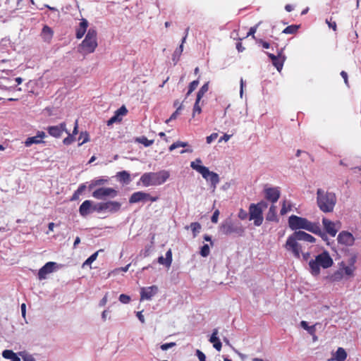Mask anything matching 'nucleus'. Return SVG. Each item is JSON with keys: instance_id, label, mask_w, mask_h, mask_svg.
<instances>
[{"instance_id": "obj_1", "label": "nucleus", "mask_w": 361, "mask_h": 361, "mask_svg": "<svg viewBox=\"0 0 361 361\" xmlns=\"http://www.w3.org/2000/svg\"><path fill=\"white\" fill-rule=\"evenodd\" d=\"M298 240H303L309 243H314L315 238L305 233V231H295L292 235L287 238L285 247L286 250L291 251L296 258H300L301 246L298 243Z\"/></svg>"}, {"instance_id": "obj_2", "label": "nucleus", "mask_w": 361, "mask_h": 361, "mask_svg": "<svg viewBox=\"0 0 361 361\" xmlns=\"http://www.w3.org/2000/svg\"><path fill=\"white\" fill-rule=\"evenodd\" d=\"M336 202L337 198L334 192L325 191L322 188L317 189V204L322 212H332L334 209Z\"/></svg>"}, {"instance_id": "obj_3", "label": "nucleus", "mask_w": 361, "mask_h": 361, "mask_svg": "<svg viewBox=\"0 0 361 361\" xmlns=\"http://www.w3.org/2000/svg\"><path fill=\"white\" fill-rule=\"evenodd\" d=\"M169 176V171L166 170H161L158 172H147L141 176L140 183L144 187L161 185L168 180Z\"/></svg>"}, {"instance_id": "obj_4", "label": "nucleus", "mask_w": 361, "mask_h": 361, "mask_svg": "<svg viewBox=\"0 0 361 361\" xmlns=\"http://www.w3.org/2000/svg\"><path fill=\"white\" fill-rule=\"evenodd\" d=\"M288 226L293 230L304 229L310 232H319V223H312L306 218L291 215L288 218Z\"/></svg>"}, {"instance_id": "obj_5", "label": "nucleus", "mask_w": 361, "mask_h": 361, "mask_svg": "<svg viewBox=\"0 0 361 361\" xmlns=\"http://www.w3.org/2000/svg\"><path fill=\"white\" fill-rule=\"evenodd\" d=\"M334 262L329 254L326 251H324L321 254L316 256L314 259L309 262V266L311 273L314 276H317L320 273V267L324 269L329 268L332 266Z\"/></svg>"}, {"instance_id": "obj_6", "label": "nucleus", "mask_w": 361, "mask_h": 361, "mask_svg": "<svg viewBox=\"0 0 361 361\" xmlns=\"http://www.w3.org/2000/svg\"><path fill=\"white\" fill-rule=\"evenodd\" d=\"M97 47V31L94 28H90L80 46V51L84 54H90L94 51Z\"/></svg>"}, {"instance_id": "obj_7", "label": "nucleus", "mask_w": 361, "mask_h": 361, "mask_svg": "<svg viewBox=\"0 0 361 361\" xmlns=\"http://www.w3.org/2000/svg\"><path fill=\"white\" fill-rule=\"evenodd\" d=\"M220 231L225 235L235 233L238 235H242L244 233L245 229L240 222H233L231 219H226L221 224Z\"/></svg>"}, {"instance_id": "obj_8", "label": "nucleus", "mask_w": 361, "mask_h": 361, "mask_svg": "<svg viewBox=\"0 0 361 361\" xmlns=\"http://www.w3.org/2000/svg\"><path fill=\"white\" fill-rule=\"evenodd\" d=\"M199 173L207 181L210 182L211 186L214 190L220 181L219 175L215 172L210 171L208 168H200Z\"/></svg>"}, {"instance_id": "obj_9", "label": "nucleus", "mask_w": 361, "mask_h": 361, "mask_svg": "<svg viewBox=\"0 0 361 361\" xmlns=\"http://www.w3.org/2000/svg\"><path fill=\"white\" fill-rule=\"evenodd\" d=\"M121 204L116 201H109L106 202H100L94 206V209L97 212L108 211L111 213H115L120 210Z\"/></svg>"}, {"instance_id": "obj_10", "label": "nucleus", "mask_w": 361, "mask_h": 361, "mask_svg": "<svg viewBox=\"0 0 361 361\" xmlns=\"http://www.w3.org/2000/svg\"><path fill=\"white\" fill-rule=\"evenodd\" d=\"M117 195L118 191L111 188H99L92 193V196L97 200H103L106 197L114 198Z\"/></svg>"}, {"instance_id": "obj_11", "label": "nucleus", "mask_w": 361, "mask_h": 361, "mask_svg": "<svg viewBox=\"0 0 361 361\" xmlns=\"http://www.w3.org/2000/svg\"><path fill=\"white\" fill-rule=\"evenodd\" d=\"M250 220H254V224L259 226L263 222V216L262 210L255 204H251L249 207Z\"/></svg>"}, {"instance_id": "obj_12", "label": "nucleus", "mask_w": 361, "mask_h": 361, "mask_svg": "<svg viewBox=\"0 0 361 361\" xmlns=\"http://www.w3.org/2000/svg\"><path fill=\"white\" fill-rule=\"evenodd\" d=\"M322 224L326 232L331 236H336L337 232L341 228V224L339 221L334 222L326 218L322 219Z\"/></svg>"}, {"instance_id": "obj_13", "label": "nucleus", "mask_w": 361, "mask_h": 361, "mask_svg": "<svg viewBox=\"0 0 361 361\" xmlns=\"http://www.w3.org/2000/svg\"><path fill=\"white\" fill-rule=\"evenodd\" d=\"M269 58L271 60L272 64L276 67L279 72L283 68V63L286 60V56L282 54V50L278 51L277 55L267 52Z\"/></svg>"}, {"instance_id": "obj_14", "label": "nucleus", "mask_w": 361, "mask_h": 361, "mask_svg": "<svg viewBox=\"0 0 361 361\" xmlns=\"http://www.w3.org/2000/svg\"><path fill=\"white\" fill-rule=\"evenodd\" d=\"M47 130L51 136L56 138L60 137L63 132L68 133L65 123H61L58 126H49Z\"/></svg>"}, {"instance_id": "obj_15", "label": "nucleus", "mask_w": 361, "mask_h": 361, "mask_svg": "<svg viewBox=\"0 0 361 361\" xmlns=\"http://www.w3.org/2000/svg\"><path fill=\"white\" fill-rule=\"evenodd\" d=\"M57 266V264L54 262H49L46 263L38 272V278L39 280H42L46 279V276L48 274L52 273L55 267Z\"/></svg>"}, {"instance_id": "obj_16", "label": "nucleus", "mask_w": 361, "mask_h": 361, "mask_svg": "<svg viewBox=\"0 0 361 361\" xmlns=\"http://www.w3.org/2000/svg\"><path fill=\"white\" fill-rule=\"evenodd\" d=\"M281 192L277 188H267L264 189L265 198L272 203H275L278 201Z\"/></svg>"}, {"instance_id": "obj_17", "label": "nucleus", "mask_w": 361, "mask_h": 361, "mask_svg": "<svg viewBox=\"0 0 361 361\" xmlns=\"http://www.w3.org/2000/svg\"><path fill=\"white\" fill-rule=\"evenodd\" d=\"M158 292V288L156 286H152L146 288H142L140 291L141 300H149Z\"/></svg>"}, {"instance_id": "obj_18", "label": "nucleus", "mask_w": 361, "mask_h": 361, "mask_svg": "<svg viewBox=\"0 0 361 361\" xmlns=\"http://www.w3.org/2000/svg\"><path fill=\"white\" fill-rule=\"evenodd\" d=\"M94 209V207H92V202L91 200H85L80 206L79 213L82 216L85 217L93 211H97V209Z\"/></svg>"}, {"instance_id": "obj_19", "label": "nucleus", "mask_w": 361, "mask_h": 361, "mask_svg": "<svg viewBox=\"0 0 361 361\" xmlns=\"http://www.w3.org/2000/svg\"><path fill=\"white\" fill-rule=\"evenodd\" d=\"M149 197V193H147L143 191H138L133 193L129 198L130 204H135L140 202H145L147 200V197Z\"/></svg>"}, {"instance_id": "obj_20", "label": "nucleus", "mask_w": 361, "mask_h": 361, "mask_svg": "<svg viewBox=\"0 0 361 361\" xmlns=\"http://www.w3.org/2000/svg\"><path fill=\"white\" fill-rule=\"evenodd\" d=\"M337 240L341 244L350 245L353 243L354 238L350 233L347 231H342L338 234Z\"/></svg>"}, {"instance_id": "obj_21", "label": "nucleus", "mask_w": 361, "mask_h": 361, "mask_svg": "<svg viewBox=\"0 0 361 361\" xmlns=\"http://www.w3.org/2000/svg\"><path fill=\"white\" fill-rule=\"evenodd\" d=\"M45 137V133L43 131H39L37 135L30 137L25 141V145L26 147H30L33 144H39L42 142V139Z\"/></svg>"}, {"instance_id": "obj_22", "label": "nucleus", "mask_w": 361, "mask_h": 361, "mask_svg": "<svg viewBox=\"0 0 361 361\" xmlns=\"http://www.w3.org/2000/svg\"><path fill=\"white\" fill-rule=\"evenodd\" d=\"M218 329H214L212 334L209 339V341L213 343V347L218 351H220L222 347L221 342L218 337Z\"/></svg>"}, {"instance_id": "obj_23", "label": "nucleus", "mask_w": 361, "mask_h": 361, "mask_svg": "<svg viewBox=\"0 0 361 361\" xmlns=\"http://www.w3.org/2000/svg\"><path fill=\"white\" fill-rule=\"evenodd\" d=\"M88 25V21L86 19L82 18L81 20L78 27L76 28V38L81 39L84 36L85 33L87 31Z\"/></svg>"}, {"instance_id": "obj_24", "label": "nucleus", "mask_w": 361, "mask_h": 361, "mask_svg": "<svg viewBox=\"0 0 361 361\" xmlns=\"http://www.w3.org/2000/svg\"><path fill=\"white\" fill-rule=\"evenodd\" d=\"M157 262L160 264H163L166 267H170L172 263V252L171 250L169 249L166 252V257L160 256L157 259Z\"/></svg>"}, {"instance_id": "obj_25", "label": "nucleus", "mask_w": 361, "mask_h": 361, "mask_svg": "<svg viewBox=\"0 0 361 361\" xmlns=\"http://www.w3.org/2000/svg\"><path fill=\"white\" fill-rule=\"evenodd\" d=\"M2 356L5 359L11 360V361H21L18 353H16L11 350H4L2 352Z\"/></svg>"}, {"instance_id": "obj_26", "label": "nucleus", "mask_w": 361, "mask_h": 361, "mask_svg": "<svg viewBox=\"0 0 361 361\" xmlns=\"http://www.w3.org/2000/svg\"><path fill=\"white\" fill-rule=\"evenodd\" d=\"M116 177L118 178L120 182L123 183L125 184H128L131 181L130 175L126 171L118 172L116 174Z\"/></svg>"}, {"instance_id": "obj_27", "label": "nucleus", "mask_w": 361, "mask_h": 361, "mask_svg": "<svg viewBox=\"0 0 361 361\" xmlns=\"http://www.w3.org/2000/svg\"><path fill=\"white\" fill-rule=\"evenodd\" d=\"M42 37L46 42H49L53 37V31L51 27L44 25L42 30Z\"/></svg>"}, {"instance_id": "obj_28", "label": "nucleus", "mask_w": 361, "mask_h": 361, "mask_svg": "<svg viewBox=\"0 0 361 361\" xmlns=\"http://www.w3.org/2000/svg\"><path fill=\"white\" fill-rule=\"evenodd\" d=\"M346 357L347 353L345 350L343 348H338L334 355V357L331 359V360L344 361Z\"/></svg>"}, {"instance_id": "obj_29", "label": "nucleus", "mask_w": 361, "mask_h": 361, "mask_svg": "<svg viewBox=\"0 0 361 361\" xmlns=\"http://www.w3.org/2000/svg\"><path fill=\"white\" fill-rule=\"evenodd\" d=\"M266 219L269 221H274L277 220L276 216V207L272 204L269 209V212L267 214Z\"/></svg>"}, {"instance_id": "obj_30", "label": "nucleus", "mask_w": 361, "mask_h": 361, "mask_svg": "<svg viewBox=\"0 0 361 361\" xmlns=\"http://www.w3.org/2000/svg\"><path fill=\"white\" fill-rule=\"evenodd\" d=\"M183 51V48L182 45H180L174 51L173 55H172V61L174 62V64H176L177 62L180 59V56L182 54V52Z\"/></svg>"}, {"instance_id": "obj_31", "label": "nucleus", "mask_w": 361, "mask_h": 361, "mask_svg": "<svg viewBox=\"0 0 361 361\" xmlns=\"http://www.w3.org/2000/svg\"><path fill=\"white\" fill-rule=\"evenodd\" d=\"M102 251V250H99L94 253H93L91 256H90L82 264V267L84 268L86 266H90L91 264L97 259L98 254L99 252Z\"/></svg>"}, {"instance_id": "obj_32", "label": "nucleus", "mask_w": 361, "mask_h": 361, "mask_svg": "<svg viewBox=\"0 0 361 361\" xmlns=\"http://www.w3.org/2000/svg\"><path fill=\"white\" fill-rule=\"evenodd\" d=\"M209 90V82L204 83L201 88L199 90L197 94V101H200L201 99L203 97L204 94L208 91Z\"/></svg>"}, {"instance_id": "obj_33", "label": "nucleus", "mask_w": 361, "mask_h": 361, "mask_svg": "<svg viewBox=\"0 0 361 361\" xmlns=\"http://www.w3.org/2000/svg\"><path fill=\"white\" fill-rule=\"evenodd\" d=\"M300 326L305 330L307 331V332L310 334V335H314L315 334V331H316V329H315V325H313V326H308V324L307 322L305 321H302L300 322Z\"/></svg>"}, {"instance_id": "obj_34", "label": "nucleus", "mask_w": 361, "mask_h": 361, "mask_svg": "<svg viewBox=\"0 0 361 361\" xmlns=\"http://www.w3.org/2000/svg\"><path fill=\"white\" fill-rule=\"evenodd\" d=\"M18 355L22 357L23 361H36L34 357L26 351H20Z\"/></svg>"}, {"instance_id": "obj_35", "label": "nucleus", "mask_w": 361, "mask_h": 361, "mask_svg": "<svg viewBox=\"0 0 361 361\" xmlns=\"http://www.w3.org/2000/svg\"><path fill=\"white\" fill-rule=\"evenodd\" d=\"M190 227L193 233V237H196L197 234L199 233L201 230L200 224L198 222H193L191 223Z\"/></svg>"}, {"instance_id": "obj_36", "label": "nucleus", "mask_w": 361, "mask_h": 361, "mask_svg": "<svg viewBox=\"0 0 361 361\" xmlns=\"http://www.w3.org/2000/svg\"><path fill=\"white\" fill-rule=\"evenodd\" d=\"M291 204L286 200L283 202L282 208L280 211L281 215H285L288 212L291 210Z\"/></svg>"}, {"instance_id": "obj_37", "label": "nucleus", "mask_w": 361, "mask_h": 361, "mask_svg": "<svg viewBox=\"0 0 361 361\" xmlns=\"http://www.w3.org/2000/svg\"><path fill=\"white\" fill-rule=\"evenodd\" d=\"M138 142L142 143L145 147H149L154 143L153 140H148L146 137L142 136L140 137L137 138L136 140Z\"/></svg>"}, {"instance_id": "obj_38", "label": "nucleus", "mask_w": 361, "mask_h": 361, "mask_svg": "<svg viewBox=\"0 0 361 361\" xmlns=\"http://www.w3.org/2000/svg\"><path fill=\"white\" fill-rule=\"evenodd\" d=\"M299 26L296 25H291L286 27L283 30V33L284 34H294L298 30Z\"/></svg>"}, {"instance_id": "obj_39", "label": "nucleus", "mask_w": 361, "mask_h": 361, "mask_svg": "<svg viewBox=\"0 0 361 361\" xmlns=\"http://www.w3.org/2000/svg\"><path fill=\"white\" fill-rule=\"evenodd\" d=\"M202 163V161L200 159H196L195 161H192L190 163V167L197 171V172H199V170H200V168H207L206 166H202L200 165V164Z\"/></svg>"}, {"instance_id": "obj_40", "label": "nucleus", "mask_w": 361, "mask_h": 361, "mask_svg": "<svg viewBox=\"0 0 361 361\" xmlns=\"http://www.w3.org/2000/svg\"><path fill=\"white\" fill-rule=\"evenodd\" d=\"M128 113V110L125 106H122L115 111V115L118 116L119 119L121 121L122 117Z\"/></svg>"}, {"instance_id": "obj_41", "label": "nucleus", "mask_w": 361, "mask_h": 361, "mask_svg": "<svg viewBox=\"0 0 361 361\" xmlns=\"http://www.w3.org/2000/svg\"><path fill=\"white\" fill-rule=\"evenodd\" d=\"M342 279H343V270L336 271L331 276V279L333 281H341Z\"/></svg>"}, {"instance_id": "obj_42", "label": "nucleus", "mask_w": 361, "mask_h": 361, "mask_svg": "<svg viewBox=\"0 0 361 361\" xmlns=\"http://www.w3.org/2000/svg\"><path fill=\"white\" fill-rule=\"evenodd\" d=\"M199 84V80H193L189 85L188 91L187 92V96L190 95L197 87Z\"/></svg>"}, {"instance_id": "obj_43", "label": "nucleus", "mask_w": 361, "mask_h": 361, "mask_svg": "<svg viewBox=\"0 0 361 361\" xmlns=\"http://www.w3.org/2000/svg\"><path fill=\"white\" fill-rule=\"evenodd\" d=\"M201 256L206 257L209 255V247L207 244H204L200 250Z\"/></svg>"}, {"instance_id": "obj_44", "label": "nucleus", "mask_w": 361, "mask_h": 361, "mask_svg": "<svg viewBox=\"0 0 361 361\" xmlns=\"http://www.w3.org/2000/svg\"><path fill=\"white\" fill-rule=\"evenodd\" d=\"M200 101H197V99H196V101L195 102L194 107H193L192 116H195V115L196 114H200L202 112V109L200 106Z\"/></svg>"}, {"instance_id": "obj_45", "label": "nucleus", "mask_w": 361, "mask_h": 361, "mask_svg": "<svg viewBox=\"0 0 361 361\" xmlns=\"http://www.w3.org/2000/svg\"><path fill=\"white\" fill-rule=\"evenodd\" d=\"M319 232H312V233L320 236L323 240L327 241L329 240L328 236L325 232L322 231L319 225Z\"/></svg>"}, {"instance_id": "obj_46", "label": "nucleus", "mask_w": 361, "mask_h": 361, "mask_svg": "<svg viewBox=\"0 0 361 361\" xmlns=\"http://www.w3.org/2000/svg\"><path fill=\"white\" fill-rule=\"evenodd\" d=\"M118 299H119V301L123 304H128L130 300V296H128L126 294L120 295Z\"/></svg>"}, {"instance_id": "obj_47", "label": "nucleus", "mask_w": 361, "mask_h": 361, "mask_svg": "<svg viewBox=\"0 0 361 361\" xmlns=\"http://www.w3.org/2000/svg\"><path fill=\"white\" fill-rule=\"evenodd\" d=\"M176 345V343L171 342V343H164V344L161 345L160 348L162 350H167L168 349H169L171 348H173V347H174Z\"/></svg>"}, {"instance_id": "obj_48", "label": "nucleus", "mask_w": 361, "mask_h": 361, "mask_svg": "<svg viewBox=\"0 0 361 361\" xmlns=\"http://www.w3.org/2000/svg\"><path fill=\"white\" fill-rule=\"evenodd\" d=\"M218 137V133H213L209 136L206 137V141L207 144H211L214 140H215Z\"/></svg>"}, {"instance_id": "obj_49", "label": "nucleus", "mask_w": 361, "mask_h": 361, "mask_svg": "<svg viewBox=\"0 0 361 361\" xmlns=\"http://www.w3.org/2000/svg\"><path fill=\"white\" fill-rule=\"evenodd\" d=\"M68 134V137L63 139V142L66 145H68L71 144L74 139H73V135H71L68 132L67 133Z\"/></svg>"}, {"instance_id": "obj_50", "label": "nucleus", "mask_w": 361, "mask_h": 361, "mask_svg": "<svg viewBox=\"0 0 361 361\" xmlns=\"http://www.w3.org/2000/svg\"><path fill=\"white\" fill-rule=\"evenodd\" d=\"M121 120L116 115H114L108 121H107V126H111L114 123L120 122Z\"/></svg>"}, {"instance_id": "obj_51", "label": "nucleus", "mask_w": 361, "mask_h": 361, "mask_svg": "<svg viewBox=\"0 0 361 361\" xmlns=\"http://www.w3.org/2000/svg\"><path fill=\"white\" fill-rule=\"evenodd\" d=\"M196 355L197 356L200 361H206V356L201 350H197Z\"/></svg>"}, {"instance_id": "obj_52", "label": "nucleus", "mask_w": 361, "mask_h": 361, "mask_svg": "<svg viewBox=\"0 0 361 361\" xmlns=\"http://www.w3.org/2000/svg\"><path fill=\"white\" fill-rule=\"evenodd\" d=\"M255 206L259 208L262 210V212L264 209H266L268 207V204L264 201H261L259 203L256 204Z\"/></svg>"}, {"instance_id": "obj_53", "label": "nucleus", "mask_w": 361, "mask_h": 361, "mask_svg": "<svg viewBox=\"0 0 361 361\" xmlns=\"http://www.w3.org/2000/svg\"><path fill=\"white\" fill-rule=\"evenodd\" d=\"M219 210H216L212 216V218H211V221L212 223H217L218 221V219H219Z\"/></svg>"}, {"instance_id": "obj_54", "label": "nucleus", "mask_w": 361, "mask_h": 361, "mask_svg": "<svg viewBox=\"0 0 361 361\" xmlns=\"http://www.w3.org/2000/svg\"><path fill=\"white\" fill-rule=\"evenodd\" d=\"M247 213L246 211L243 210V209H240L239 212H238V217L242 219V220H244L247 218Z\"/></svg>"}, {"instance_id": "obj_55", "label": "nucleus", "mask_w": 361, "mask_h": 361, "mask_svg": "<svg viewBox=\"0 0 361 361\" xmlns=\"http://www.w3.org/2000/svg\"><path fill=\"white\" fill-rule=\"evenodd\" d=\"M326 22L330 28H332L334 31L336 30V23L335 21L332 22L331 18L329 20L326 19Z\"/></svg>"}, {"instance_id": "obj_56", "label": "nucleus", "mask_w": 361, "mask_h": 361, "mask_svg": "<svg viewBox=\"0 0 361 361\" xmlns=\"http://www.w3.org/2000/svg\"><path fill=\"white\" fill-rule=\"evenodd\" d=\"M181 109V106L178 107L176 111L172 114V115L170 116V118L166 121V123L172 121V120H174L177 117V115L178 114V111L179 110Z\"/></svg>"}, {"instance_id": "obj_57", "label": "nucleus", "mask_w": 361, "mask_h": 361, "mask_svg": "<svg viewBox=\"0 0 361 361\" xmlns=\"http://www.w3.org/2000/svg\"><path fill=\"white\" fill-rule=\"evenodd\" d=\"M257 25L254 26V27H251L250 28V30H249V32H247V37L248 36H252L253 38H255V33L257 31Z\"/></svg>"}, {"instance_id": "obj_58", "label": "nucleus", "mask_w": 361, "mask_h": 361, "mask_svg": "<svg viewBox=\"0 0 361 361\" xmlns=\"http://www.w3.org/2000/svg\"><path fill=\"white\" fill-rule=\"evenodd\" d=\"M81 139H82V141L79 144V145H82L85 142H87L88 135L86 133L85 134L81 133L79 137V140H81Z\"/></svg>"}, {"instance_id": "obj_59", "label": "nucleus", "mask_w": 361, "mask_h": 361, "mask_svg": "<svg viewBox=\"0 0 361 361\" xmlns=\"http://www.w3.org/2000/svg\"><path fill=\"white\" fill-rule=\"evenodd\" d=\"M343 271L347 276H351L353 274V270L350 267H345L343 270Z\"/></svg>"}, {"instance_id": "obj_60", "label": "nucleus", "mask_w": 361, "mask_h": 361, "mask_svg": "<svg viewBox=\"0 0 361 361\" xmlns=\"http://www.w3.org/2000/svg\"><path fill=\"white\" fill-rule=\"evenodd\" d=\"M94 184H96V186H97V185H101L104 184L107 181V180L103 179V178H98V179L94 180Z\"/></svg>"}, {"instance_id": "obj_61", "label": "nucleus", "mask_w": 361, "mask_h": 361, "mask_svg": "<svg viewBox=\"0 0 361 361\" xmlns=\"http://www.w3.org/2000/svg\"><path fill=\"white\" fill-rule=\"evenodd\" d=\"M341 75L343 78L344 82L347 86H348V74L345 71H342L341 72Z\"/></svg>"}, {"instance_id": "obj_62", "label": "nucleus", "mask_w": 361, "mask_h": 361, "mask_svg": "<svg viewBox=\"0 0 361 361\" xmlns=\"http://www.w3.org/2000/svg\"><path fill=\"white\" fill-rule=\"evenodd\" d=\"M231 135L228 134H224L219 140V142H221L222 141L227 142L231 138Z\"/></svg>"}, {"instance_id": "obj_63", "label": "nucleus", "mask_w": 361, "mask_h": 361, "mask_svg": "<svg viewBox=\"0 0 361 361\" xmlns=\"http://www.w3.org/2000/svg\"><path fill=\"white\" fill-rule=\"evenodd\" d=\"M136 315L141 323L144 324L145 322V318H144V316H143L142 312H137Z\"/></svg>"}, {"instance_id": "obj_64", "label": "nucleus", "mask_w": 361, "mask_h": 361, "mask_svg": "<svg viewBox=\"0 0 361 361\" xmlns=\"http://www.w3.org/2000/svg\"><path fill=\"white\" fill-rule=\"evenodd\" d=\"M258 42L262 44V47L264 49H269L270 47L269 43L263 41L262 39H259Z\"/></svg>"}]
</instances>
